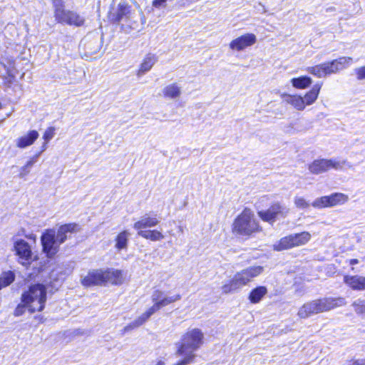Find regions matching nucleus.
<instances>
[{
  "instance_id": "1",
  "label": "nucleus",
  "mask_w": 365,
  "mask_h": 365,
  "mask_svg": "<svg viewBox=\"0 0 365 365\" xmlns=\"http://www.w3.org/2000/svg\"><path fill=\"white\" fill-rule=\"evenodd\" d=\"M204 334L199 329L188 330L182 335L180 340L176 343L177 355L180 361L176 365H187L196 363L197 355L195 354L203 344Z\"/></svg>"
},
{
  "instance_id": "2",
  "label": "nucleus",
  "mask_w": 365,
  "mask_h": 365,
  "mask_svg": "<svg viewBox=\"0 0 365 365\" xmlns=\"http://www.w3.org/2000/svg\"><path fill=\"white\" fill-rule=\"evenodd\" d=\"M142 11L138 5L135 7L125 1H120L113 5L109 11L108 18L113 23L121 25L124 30L136 29Z\"/></svg>"
},
{
  "instance_id": "3",
  "label": "nucleus",
  "mask_w": 365,
  "mask_h": 365,
  "mask_svg": "<svg viewBox=\"0 0 365 365\" xmlns=\"http://www.w3.org/2000/svg\"><path fill=\"white\" fill-rule=\"evenodd\" d=\"M181 299L180 294L168 296L165 292L155 289L151 295V300L153 303L146 312L142 314L138 319L124 327L123 332L129 331L143 324L148 319L161 308L168 306Z\"/></svg>"
},
{
  "instance_id": "4",
  "label": "nucleus",
  "mask_w": 365,
  "mask_h": 365,
  "mask_svg": "<svg viewBox=\"0 0 365 365\" xmlns=\"http://www.w3.org/2000/svg\"><path fill=\"white\" fill-rule=\"evenodd\" d=\"M346 303V300L343 297H324L311 300L299 307L297 316L300 319H307L312 315L344 306Z\"/></svg>"
},
{
  "instance_id": "5",
  "label": "nucleus",
  "mask_w": 365,
  "mask_h": 365,
  "mask_svg": "<svg viewBox=\"0 0 365 365\" xmlns=\"http://www.w3.org/2000/svg\"><path fill=\"white\" fill-rule=\"evenodd\" d=\"M46 301V289L41 284L29 287L21 295V302L27 306L28 310L34 313L43 309Z\"/></svg>"
},
{
  "instance_id": "6",
  "label": "nucleus",
  "mask_w": 365,
  "mask_h": 365,
  "mask_svg": "<svg viewBox=\"0 0 365 365\" xmlns=\"http://www.w3.org/2000/svg\"><path fill=\"white\" fill-rule=\"evenodd\" d=\"M263 272L261 266L250 267L237 272L228 284L222 286L223 293L227 294L235 292L247 285L253 278L257 277Z\"/></svg>"
},
{
  "instance_id": "7",
  "label": "nucleus",
  "mask_w": 365,
  "mask_h": 365,
  "mask_svg": "<svg viewBox=\"0 0 365 365\" xmlns=\"http://www.w3.org/2000/svg\"><path fill=\"white\" fill-rule=\"evenodd\" d=\"M351 61L352 58L343 56L331 61L308 67L307 71L318 78H323L346 68L351 64Z\"/></svg>"
},
{
  "instance_id": "8",
  "label": "nucleus",
  "mask_w": 365,
  "mask_h": 365,
  "mask_svg": "<svg viewBox=\"0 0 365 365\" xmlns=\"http://www.w3.org/2000/svg\"><path fill=\"white\" fill-rule=\"evenodd\" d=\"M233 225L234 230L243 235H250L261 230L253 212L247 208L235 219Z\"/></svg>"
},
{
  "instance_id": "9",
  "label": "nucleus",
  "mask_w": 365,
  "mask_h": 365,
  "mask_svg": "<svg viewBox=\"0 0 365 365\" xmlns=\"http://www.w3.org/2000/svg\"><path fill=\"white\" fill-rule=\"evenodd\" d=\"M312 235L309 232L291 234L280 239L279 242L273 245L275 251L289 250L293 247H300L307 244L311 240Z\"/></svg>"
},
{
  "instance_id": "10",
  "label": "nucleus",
  "mask_w": 365,
  "mask_h": 365,
  "mask_svg": "<svg viewBox=\"0 0 365 365\" xmlns=\"http://www.w3.org/2000/svg\"><path fill=\"white\" fill-rule=\"evenodd\" d=\"M344 167L351 168L352 165L345 160L320 159L314 160L309 166V171L313 174H320L330 169L343 170Z\"/></svg>"
},
{
  "instance_id": "11",
  "label": "nucleus",
  "mask_w": 365,
  "mask_h": 365,
  "mask_svg": "<svg viewBox=\"0 0 365 365\" xmlns=\"http://www.w3.org/2000/svg\"><path fill=\"white\" fill-rule=\"evenodd\" d=\"M43 250L48 257H52L58 251V247L62 243L60 242L56 232L53 230H48L41 236Z\"/></svg>"
},
{
  "instance_id": "12",
  "label": "nucleus",
  "mask_w": 365,
  "mask_h": 365,
  "mask_svg": "<svg viewBox=\"0 0 365 365\" xmlns=\"http://www.w3.org/2000/svg\"><path fill=\"white\" fill-rule=\"evenodd\" d=\"M289 210L281 205L279 203L272 205L267 210L258 212V216L264 222H267L272 225L277 220L278 216L285 217Z\"/></svg>"
},
{
  "instance_id": "13",
  "label": "nucleus",
  "mask_w": 365,
  "mask_h": 365,
  "mask_svg": "<svg viewBox=\"0 0 365 365\" xmlns=\"http://www.w3.org/2000/svg\"><path fill=\"white\" fill-rule=\"evenodd\" d=\"M56 21L60 24L80 27L84 25L86 19L83 15L76 11L66 10Z\"/></svg>"
},
{
  "instance_id": "14",
  "label": "nucleus",
  "mask_w": 365,
  "mask_h": 365,
  "mask_svg": "<svg viewBox=\"0 0 365 365\" xmlns=\"http://www.w3.org/2000/svg\"><path fill=\"white\" fill-rule=\"evenodd\" d=\"M257 41V37L253 34H246L236 38L230 43V48L233 51H240L252 46Z\"/></svg>"
},
{
  "instance_id": "15",
  "label": "nucleus",
  "mask_w": 365,
  "mask_h": 365,
  "mask_svg": "<svg viewBox=\"0 0 365 365\" xmlns=\"http://www.w3.org/2000/svg\"><path fill=\"white\" fill-rule=\"evenodd\" d=\"M81 283L85 287L106 283V271L96 269L89 272L88 274L82 279Z\"/></svg>"
},
{
  "instance_id": "16",
  "label": "nucleus",
  "mask_w": 365,
  "mask_h": 365,
  "mask_svg": "<svg viewBox=\"0 0 365 365\" xmlns=\"http://www.w3.org/2000/svg\"><path fill=\"white\" fill-rule=\"evenodd\" d=\"M14 249L16 255L21 259V263L25 264L31 259L32 252L31 247L27 242L24 240H17L14 243Z\"/></svg>"
},
{
  "instance_id": "17",
  "label": "nucleus",
  "mask_w": 365,
  "mask_h": 365,
  "mask_svg": "<svg viewBox=\"0 0 365 365\" xmlns=\"http://www.w3.org/2000/svg\"><path fill=\"white\" fill-rule=\"evenodd\" d=\"M127 272L118 269H109L106 271V283L112 284H122L126 279Z\"/></svg>"
},
{
  "instance_id": "18",
  "label": "nucleus",
  "mask_w": 365,
  "mask_h": 365,
  "mask_svg": "<svg viewBox=\"0 0 365 365\" xmlns=\"http://www.w3.org/2000/svg\"><path fill=\"white\" fill-rule=\"evenodd\" d=\"M344 282L353 290H365V277L360 275H346L344 277Z\"/></svg>"
},
{
  "instance_id": "19",
  "label": "nucleus",
  "mask_w": 365,
  "mask_h": 365,
  "mask_svg": "<svg viewBox=\"0 0 365 365\" xmlns=\"http://www.w3.org/2000/svg\"><path fill=\"white\" fill-rule=\"evenodd\" d=\"M79 230V227L76 223H70L61 225L56 235L57 236L60 242L63 243L71 234L77 232Z\"/></svg>"
},
{
  "instance_id": "20",
  "label": "nucleus",
  "mask_w": 365,
  "mask_h": 365,
  "mask_svg": "<svg viewBox=\"0 0 365 365\" xmlns=\"http://www.w3.org/2000/svg\"><path fill=\"white\" fill-rule=\"evenodd\" d=\"M157 61V57L154 54L148 53L143 58L137 72V76L141 77L148 72Z\"/></svg>"
},
{
  "instance_id": "21",
  "label": "nucleus",
  "mask_w": 365,
  "mask_h": 365,
  "mask_svg": "<svg viewBox=\"0 0 365 365\" xmlns=\"http://www.w3.org/2000/svg\"><path fill=\"white\" fill-rule=\"evenodd\" d=\"M281 98L283 102L292 106L298 110H303L304 109L303 98L300 96L282 93Z\"/></svg>"
},
{
  "instance_id": "22",
  "label": "nucleus",
  "mask_w": 365,
  "mask_h": 365,
  "mask_svg": "<svg viewBox=\"0 0 365 365\" xmlns=\"http://www.w3.org/2000/svg\"><path fill=\"white\" fill-rule=\"evenodd\" d=\"M159 223V220L155 217H150L148 214L143 215L140 220L136 222L133 227L140 231L143 229L156 226Z\"/></svg>"
},
{
  "instance_id": "23",
  "label": "nucleus",
  "mask_w": 365,
  "mask_h": 365,
  "mask_svg": "<svg viewBox=\"0 0 365 365\" xmlns=\"http://www.w3.org/2000/svg\"><path fill=\"white\" fill-rule=\"evenodd\" d=\"M38 136L39 134L36 130H30L26 135L16 139V146L19 148H25L32 145Z\"/></svg>"
},
{
  "instance_id": "24",
  "label": "nucleus",
  "mask_w": 365,
  "mask_h": 365,
  "mask_svg": "<svg viewBox=\"0 0 365 365\" xmlns=\"http://www.w3.org/2000/svg\"><path fill=\"white\" fill-rule=\"evenodd\" d=\"M321 87L322 84L317 83L309 92L305 94L304 97L303 98L304 108L306 106H310L316 101L318 98Z\"/></svg>"
},
{
  "instance_id": "25",
  "label": "nucleus",
  "mask_w": 365,
  "mask_h": 365,
  "mask_svg": "<svg viewBox=\"0 0 365 365\" xmlns=\"http://www.w3.org/2000/svg\"><path fill=\"white\" fill-rule=\"evenodd\" d=\"M163 93L166 98L171 99L178 98L181 95V88L176 83H171L163 88Z\"/></svg>"
},
{
  "instance_id": "26",
  "label": "nucleus",
  "mask_w": 365,
  "mask_h": 365,
  "mask_svg": "<svg viewBox=\"0 0 365 365\" xmlns=\"http://www.w3.org/2000/svg\"><path fill=\"white\" fill-rule=\"evenodd\" d=\"M16 274L14 271L8 270L0 274V290L9 286L14 282Z\"/></svg>"
},
{
  "instance_id": "27",
  "label": "nucleus",
  "mask_w": 365,
  "mask_h": 365,
  "mask_svg": "<svg viewBox=\"0 0 365 365\" xmlns=\"http://www.w3.org/2000/svg\"><path fill=\"white\" fill-rule=\"evenodd\" d=\"M267 293V289L266 287H257L252 290L249 296V299L252 303H258Z\"/></svg>"
},
{
  "instance_id": "28",
  "label": "nucleus",
  "mask_w": 365,
  "mask_h": 365,
  "mask_svg": "<svg viewBox=\"0 0 365 365\" xmlns=\"http://www.w3.org/2000/svg\"><path fill=\"white\" fill-rule=\"evenodd\" d=\"M85 47L89 54H96L101 49L102 41L98 38H93L86 43Z\"/></svg>"
},
{
  "instance_id": "29",
  "label": "nucleus",
  "mask_w": 365,
  "mask_h": 365,
  "mask_svg": "<svg viewBox=\"0 0 365 365\" xmlns=\"http://www.w3.org/2000/svg\"><path fill=\"white\" fill-rule=\"evenodd\" d=\"M138 235L145 239L150 240L152 241H158L164 238V235L158 230H148L143 231L140 230L138 232Z\"/></svg>"
},
{
  "instance_id": "30",
  "label": "nucleus",
  "mask_w": 365,
  "mask_h": 365,
  "mask_svg": "<svg viewBox=\"0 0 365 365\" xmlns=\"http://www.w3.org/2000/svg\"><path fill=\"white\" fill-rule=\"evenodd\" d=\"M329 206L334 207L338 205H342L348 201L349 197L343 193L336 192L327 196Z\"/></svg>"
},
{
  "instance_id": "31",
  "label": "nucleus",
  "mask_w": 365,
  "mask_h": 365,
  "mask_svg": "<svg viewBox=\"0 0 365 365\" xmlns=\"http://www.w3.org/2000/svg\"><path fill=\"white\" fill-rule=\"evenodd\" d=\"M39 156L40 153H36L27 161L25 165H24L21 168L19 172L20 178H24L26 175H28L30 173L33 165L38 161Z\"/></svg>"
},
{
  "instance_id": "32",
  "label": "nucleus",
  "mask_w": 365,
  "mask_h": 365,
  "mask_svg": "<svg viewBox=\"0 0 365 365\" xmlns=\"http://www.w3.org/2000/svg\"><path fill=\"white\" fill-rule=\"evenodd\" d=\"M291 82L294 88L304 89L309 87L312 84V80L308 76H301L299 78H292Z\"/></svg>"
},
{
  "instance_id": "33",
  "label": "nucleus",
  "mask_w": 365,
  "mask_h": 365,
  "mask_svg": "<svg viewBox=\"0 0 365 365\" xmlns=\"http://www.w3.org/2000/svg\"><path fill=\"white\" fill-rule=\"evenodd\" d=\"M53 14L56 21L58 20L67 9L63 0H52Z\"/></svg>"
},
{
  "instance_id": "34",
  "label": "nucleus",
  "mask_w": 365,
  "mask_h": 365,
  "mask_svg": "<svg viewBox=\"0 0 365 365\" xmlns=\"http://www.w3.org/2000/svg\"><path fill=\"white\" fill-rule=\"evenodd\" d=\"M129 236L130 234L128 231H123L118 234L115 239V248L118 250L125 249Z\"/></svg>"
},
{
  "instance_id": "35",
  "label": "nucleus",
  "mask_w": 365,
  "mask_h": 365,
  "mask_svg": "<svg viewBox=\"0 0 365 365\" xmlns=\"http://www.w3.org/2000/svg\"><path fill=\"white\" fill-rule=\"evenodd\" d=\"M312 205L317 209L330 207L327 196L318 197L314 200Z\"/></svg>"
},
{
  "instance_id": "36",
  "label": "nucleus",
  "mask_w": 365,
  "mask_h": 365,
  "mask_svg": "<svg viewBox=\"0 0 365 365\" xmlns=\"http://www.w3.org/2000/svg\"><path fill=\"white\" fill-rule=\"evenodd\" d=\"M294 205L299 209H307L310 206V203L305 198L300 196H295L294 199Z\"/></svg>"
},
{
  "instance_id": "37",
  "label": "nucleus",
  "mask_w": 365,
  "mask_h": 365,
  "mask_svg": "<svg viewBox=\"0 0 365 365\" xmlns=\"http://www.w3.org/2000/svg\"><path fill=\"white\" fill-rule=\"evenodd\" d=\"M352 306L354 307L356 313L361 314L365 312V301H356L352 304Z\"/></svg>"
},
{
  "instance_id": "38",
  "label": "nucleus",
  "mask_w": 365,
  "mask_h": 365,
  "mask_svg": "<svg viewBox=\"0 0 365 365\" xmlns=\"http://www.w3.org/2000/svg\"><path fill=\"white\" fill-rule=\"evenodd\" d=\"M55 128L53 127L48 128L44 133L43 138L45 141L48 142L54 136Z\"/></svg>"
},
{
  "instance_id": "39",
  "label": "nucleus",
  "mask_w": 365,
  "mask_h": 365,
  "mask_svg": "<svg viewBox=\"0 0 365 365\" xmlns=\"http://www.w3.org/2000/svg\"><path fill=\"white\" fill-rule=\"evenodd\" d=\"M354 71L358 80L365 79V66L355 68Z\"/></svg>"
},
{
  "instance_id": "40",
  "label": "nucleus",
  "mask_w": 365,
  "mask_h": 365,
  "mask_svg": "<svg viewBox=\"0 0 365 365\" xmlns=\"http://www.w3.org/2000/svg\"><path fill=\"white\" fill-rule=\"evenodd\" d=\"M27 309V306L24 303L19 304L14 310V315L16 317L22 315L25 309Z\"/></svg>"
},
{
  "instance_id": "41",
  "label": "nucleus",
  "mask_w": 365,
  "mask_h": 365,
  "mask_svg": "<svg viewBox=\"0 0 365 365\" xmlns=\"http://www.w3.org/2000/svg\"><path fill=\"white\" fill-rule=\"evenodd\" d=\"M168 0H153V6L155 8L163 7Z\"/></svg>"
},
{
  "instance_id": "42",
  "label": "nucleus",
  "mask_w": 365,
  "mask_h": 365,
  "mask_svg": "<svg viewBox=\"0 0 365 365\" xmlns=\"http://www.w3.org/2000/svg\"><path fill=\"white\" fill-rule=\"evenodd\" d=\"M255 8L257 11L261 14L265 13L267 11L264 6L260 2L257 4Z\"/></svg>"
},
{
  "instance_id": "43",
  "label": "nucleus",
  "mask_w": 365,
  "mask_h": 365,
  "mask_svg": "<svg viewBox=\"0 0 365 365\" xmlns=\"http://www.w3.org/2000/svg\"><path fill=\"white\" fill-rule=\"evenodd\" d=\"M48 142L45 141V143L43 144L42 147H41V150L38 153H40V155L44 151L46 150L47 148V144Z\"/></svg>"
},
{
  "instance_id": "44",
  "label": "nucleus",
  "mask_w": 365,
  "mask_h": 365,
  "mask_svg": "<svg viewBox=\"0 0 365 365\" xmlns=\"http://www.w3.org/2000/svg\"><path fill=\"white\" fill-rule=\"evenodd\" d=\"M359 263V260L357 259H351L349 260V264L351 265H354Z\"/></svg>"
},
{
  "instance_id": "45",
  "label": "nucleus",
  "mask_w": 365,
  "mask_h": 365,
  "mask_svg": "<svg viewBox=\"0 0 365 365\" xmlns=\"http://www.w3.org/2000/svg\"><path fill=\"white\" fill-rule=\"evenodd\" d=\"M1 106H2V105H1V103L0 102V108H1Z\"/></svg>"
}]
</instances>
